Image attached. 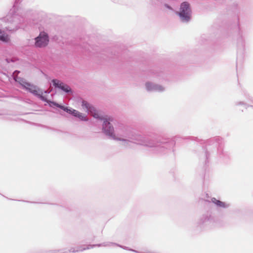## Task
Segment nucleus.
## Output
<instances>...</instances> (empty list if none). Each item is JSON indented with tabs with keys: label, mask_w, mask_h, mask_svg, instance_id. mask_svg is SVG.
Returning <instances> with one entry per match:
<instances>
[{
	"label": "nucleus",
	"mask_w": 253,
	"mask_h": 253,
	"mask_svg": "<svg viewBox=\"0 0 253 253\" xmlns=\"http://www.w3.org/2000/svg\"><path fill=\"white\" fill-rule=\"evenodd\" d=\"M82 106L85 108L86 111H89L91 115L95 118L99 119L104 121L103 125V129L105 133L110 136H113L114 134V128L110 125L109 121L110 119L101 117L98 112L92 106H91L86 101H83L82 102Z\"/></svg>",
	"instance_id": "nucleus-1"
},
{
	"label": "nucleus",
	"mask_w": 253,
	"mask_h": 253,
	"mask_svg": "<svg viewBox=\"0 0 253 253\" xmlns=\"http://www.w3.org/2000/svg\"><path fill=\"white\" fill-rule=\"evenodd\" d=\"M190 12L189 4L184 2L181 5L180 12L177 13L183 21H188L190 18Z\"/></svg>",
	"instance_id": "nucleus-2"
},
{
	"label": "nucleus",
	"mask_w": 253,
	"mask_h": 253,
	"mask_svg": "<svg viewBox=\"0 0 253 253\" xmlns=\"http://www.w3.org/2000/svg\"><path fill=\"white\" fill-rule=\"evenodd\" d=\"M23 87L29 90L32 93L40 96L41 98H42V91L37 86L30 84L26 82V80H24L20 84Z\"/></svg>",
	"instance_id": "nucleus-3"
},
{
	"label": "nucleus",
	"mask_w": 253,
	"mask_h": 253,
	"mask_svg": "<svg viewBox=\"0 0 253 253\" xmlns=\"http://www.w3.org/2000/svg\"><path fill=\"white\" fill-rule=\"evenodd\" d=\"M35 46L38 47L46 46L49 42L48 37L44 32H41L39 36L35 39Z\"/></svg>",
	"instance_id": "nucleus-4"
},
{
	"label": "nucleus",
	"mask_w": 253,
	"mask_h": 253,
	"mask_svg": "<svg viewBox=\"0 0 253 253\" xmlns=\"http://www.w3.org/2000/svg\"><path fill=\"white\" fill-rule=\"evenodd\" d=\"M52 83L53 85H54L55 87L61 89L62 90L66 92L71 91V89L68 85L65 84L64 83L57 80H53Z\"/></svg>",
	"instance_id": "nucleus-5"
},
{
	"label": "nucleus",
	"mask_w": 253,
	"mask_h": 253,
	"mask_svg": "<svg viewBox=\"0 0 253 253\" xmlns=\"http://www.w3.org/2000/svg\"><path fill=\"white\" fill-rule=\"evenodd\" d=\"M0 41L4 42H8L10 41L9 36L1 30H0Z\"/></svg>",
	"instance_id": "nucleus-6"
},
{
	"label": "nucleus",
	"mask_w": 253,
	"mask_h": 253,
	"mask_svg": "<svg viewBox=\"0 0 253 253\" xmlns=\"http://www.w3.org/2000/svg\"><path fill=\"white\" fill-rule=\"evenodd\" d=\"M71 114H72L73 116L75 117H77L81 119L82 120H85V117L79 111L73 109L71 112Z\"/></svg>",
	"instance_id": "nucleus-7"
},
{
	"label": "nucleus",
	"mask_w": 253,
	"mask_h": 253,
	"mask_svg": "<svg viewBox=\"0 0 253 253\" xmlns=\"http://www.w3.org/2000/svg\"><path fill=\"white\" fill-rule=\"evenodd\" d=\"M211 201L212 203H214L217 206L222 208H225L226 207V204L225 203L221 202L219 200L216 199L215 198H213L211 199Z\"/></svg>",
	"instance_id": "nucleus-8"
},
{
	"label": "nucleus",
	"mask_w": 253,
	"mask_h": 253,
	"mask_svg": "<svg viewBox=\"0 0 253 253\" xmlns=\"http://www.w3.org/2000/svg\"><path fill=\"white\" fill-rule=\"evenodd\" d=\"M15 80L16 82L19 83L20 84L24 80V79H22L20 77H16L15 78Z\"/></svg>",
	"instance_id": "nucleus-9"
},
{
	"label": "nucleus",
	"mask_w": 253,
	"mask_h": 253,
	"mask_svg": "<svg viewBox=\"0 0 253 253\" xmlns=\"http://www.w3.org/2000/svg\"><path fill=\"white\" fill-rule=\"evenodd\" d=\"M66 109V112L70 113V114H71V112H72V111L73 109H69L67 107V108L65 109Z\"/></svg>",
	"instance_id": "nucleus-10"
},
{
	"label": "nucleus",
	"mask_w": 253,
	"mask_h": 253,
	"mask_svg": "<svg viewBox=\"0 0 253 253\" xmlns=\"http://www.w3.org/2000/svg\"><path fill=\"white\" fill-rule=\"evenodd\" d=\"M59 107H60L61 109H63V110H64L65 111H66V109H66V108H67V107H64V106H59Z\"/></svg>",
	"instance_id": "nucleus-11"
},
{
	"label": "nucleus",
	"mask_w": 253,
	"mask_h": 253,
	"mask_svg": "<svg viewBox=\"0 0 253 253\" xmlns=\"http://www.w3.org/2000/svg\"><path fill=\"white\" fill-rule=\"evenodd\" d=\"M165 6L168 7L169 9H171L170 6H168V5L166 4Z\"/></svg>",
	"instance_id": "nucleus-12"
},
{
	"label": "nucleus",
	"mask_w": 253,
	"mask_h": 253,
	"mask_svg": "<svg viewBox=\"0 0 253 253\" xmlns=\"http://www.w3.org/2000/svg\"><path fill=\"white\" fill-rule=\"evenodd\" d=\"M149 84H148V83L146 84V86H147V87H148V85Z\"/></svg>",
	"instance_id": "nucleus-13"
}]
</instances>
